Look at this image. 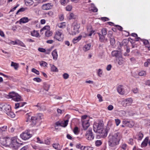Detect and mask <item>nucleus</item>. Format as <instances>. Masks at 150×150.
<instances>
[{
  "label": "nucleus",
  "mask_w": 150,
  "mask_h": 150,
  "mask_svg": "<svg viewBox=\"0 0 150 150\" xmlns=\"http://www.w3.org/2000/svg\"><path fill=\"white\" fill-rule=\"evenodd\" d=\"M93 129L95 132L99 134L101 136L106 137L107 135V130L104 129L102 122H95L93 125Z\"/></svg>",
  "instance_id": "f257e3e1"
},
{
  "label": "nucleus",
  "mask_w": 150,
  "mask_h": 150,
  "mask_svg": "<svg viewBox=\"0 0 150 150\" xmlns=\"http://www.w3.org/2000/svg\"><path fill=\"white\" fill-rule=\"evenodd\" d=\"M121 138V134L118 132L115 133L113 135H110L108 137L109 146L110 147H114L117 145Z\"/></svg>",
  "instance_id": "f03ea898"
},
{
  "label": "nucleus",
  "mask_w": 150,
  "mask_h": 150,
  "mask_svg": "<svg viewBox=\"0 0 150 150\" xmlns=\"http://www.w3.org/2000/svg\"><path fill=\"white\" fill-rule=\"evenodd\" d=\"M3 110L9 117L13 118L15 115L11 111V106L7 104H5L3 106Z\"/></svg>",
  "instance_id": "7ed1b4c3"
},
{
  "label": "nucleus",
  "mask_w": 150,
  "mask_h": 150,
  "mask_svg": "<svg viewBox=\"0 0 150 150\" xmlns=\"http://www.w3.org/2000/svg\"><path fill=\"white\" fill-rule=\"evenodd\" d=\"M19 140L17 137L12 138V141L10 147L14 149H17L21 144V143H19Z\"/></svg>",
  "instance_id": "20e7f679"
},
{
  "label": "nucleus",
  "mask_w": 150,
  "mask_h": 150,
  "mask_svg": "<svg viewBox=\"0 0 150 150\" xmlns=\"http://www.w3.org/2000/svg\"><path fill=\"white\" fill-rule=\"evenodd\" d=\"M10 98H12L14 100L16 101H22L23 100L21 96L18 93L15 92L10 93L8 95Z\"/></svg>",
  "instance_id": "39448f33"
},
{
  "label": "nucleus",
  "mask_w": 150,
  "mask_h": 150,
  "mask_svg": "<svg viewBox=\"0 0 150 150\" xmlns=\"http://www.w3.org/2000/svg\"><path fill=\"white\" fill-rule=\"evenodd\" d=\"M32 136V134L30 133V131L27 130L23 132L20 135L21 138L24 140H26L30 138Z\"/></svg>",
  "instance_id": "423d86ee"
},
{
  "label": "nucleus",
  "mask_w": 150,
  "mask_h": 150,
  "mask_svg": "<svg viewBox=\"0 0 150 150\" xmlns=\"http://www.w3.org/2000/svg\"><path fill=\"white\" fill-rule=\"evenodd\" d=\"M54 38L59 41L62 40L63 38V35L61 30L56 32Z\"/></svg>",
  "instance_id": "0eeeda50"
},
{
  "label": "nucleus",
  "mask_w": 150,
  "mask_h": 150,
  "mask_svg": "<svg viewBox=\"0 0 150 150\" xmlns=\"http://www.w3.org/2000/svg\"><path fill=\"white\" fill-rule=\"evenodd\" d=\"M85 136L86 139L89 140H93L94 137V136L93 134L92 131V129H89L86 132Z\"/></svg>",
  "instance_id": "6e6552de"
},
{
  "label": "nucleus",
  "mask_w": 150,
  "mask_h": 150,
  "mask_svg": "<svg viewBox=\"0 0 150 150\" xmlns=\"http://www.w3.org/2000/svg\"><path fill=\"white\" fill-rule=\"evenodd\" d=\"M132 102V100L131 98H129L123 101L122 102L123 106L125 107L127 106L130 105Z\"/></svg>",
  "instance_id": "1a4fd4ad"
},
{
  "label": "nucleus",
  "mask_w": 150,
  "mask_h": 150,
  "mask_svg": "<svg viewBox=\"0 0 150 150\" xmlns=\"http://www.w3.org/2000/svg\"><path fill=\"white\" fill-rule=\"evenodd\" d=\"M79 24L77 23L74 22L73 24V30L72 32L74 34L79 33V28H80Z\"/></svg>",
  "instance_id": "9d476101"
},
{
  "label": "nucleus",
  "mask_w": 150,
  "mask_h": 150,
  "mask_svg": "<svg viewBox=\"0 0 150 150\" xmlns=\"http://www.w3.org/2000/svg\"><path fill=\"white\" fill-rule=\"evenodd\" d=\"M112 57H115L117 59L122 56V54L120 51L114 50L112 52Z\"/></svg>",
  "instance_id": "9b49d317"
},
{
  "label": "nucleus",
  "mask_w": 150,
  "mask_h": 150,
  "mask_svg": "<svg viewBox=\"0 0 150 150\" xmlns=\"http://www.w3.org/2000/svg\"><path fill=\"white\" fill-rule=\"evenodd\" d=\"M69 120H67L64 121H61V122H57L56 123V125L57 126H60L64 127H65L67 126L68 125Z\"/></svg>",
  "instance_id": "f8f14e48"
},
{
  "label": "nucleus",
  "mask_w": 150,
  "mask_h": 150,
  "mask_svg": "<svg viewBox=\"0 0 150 150\" xmlns=\"http://www.w3.org/2000/svg\"><path fill=\"white\" fill-rule=\"evenodd\" d=\"M89 120L88 119L86 120H82V124L83 129L84 130H86L88 128L90 124L88 122Z\"/></svg>",
  "instance_id": "ddd939ff"
},
{
  "label": "nucleus",
  "mask_w": 150,
  "mask_h": 150,
  "mask_svg": "<svg viewBox=\"0 0 150 150\" xmlns=\"http://www.w3.org/2000/svg\"><path fill=\"white\" fill-rule=\"evenodd\" d=\"M53 5L50 3H48L43 4L42 6V9L46 10L51 9Z\"/></svg>",
  "instance_id": "4468645a"
},
{
  "label": "nucleus",
  "mask_w": 150,
  "mask_h": 150,
  "mask_svg": "<svg viewBox=\"0 0 150 150\" xmlns=\"http://www.w3.org/2000/svg\"><path fill=\"white\" fill-rule=\"evenodd\" d=\"M4 141H5L6 143L5 144L6 145V146H9L10 147L12 141V138L11 139L9 137L4 138Z\"/></svg>",
  "instance_id": "2eb2a0df"
},
{
  "label": "nucleus",
  "mask_w": 150,
  "mask_h": 150,
  "mask_svg": "<svg viewBox=\"0 0 150 150\" xmlns=\"http://www.w3.org/2000/svg\"><path fill=\"white\" fill-rule=\"evenodd\" d=\"M117 91L120 94L123 95L125 93V91L123 88V86L120 85L118 86L117 89Z\"/></svg>",
  "instance_id": "dca6fc26"
},
{
  "label": "nucleus",
  "mask_w": 150,
  "mask_h": 150,
  "mask_svg": "<svg viewBox=\"0 0 150 150\" xmlns=\"http://www.w3.org/2000/svg\"><path fill=\"white\" fill-rule=\"evenodd\" d=\"M117 61L118 64L120 65H122L125 62V59L122 58V56L117 58Z\"/></svg>",
  "instance_id": "f3484780"
},
{
  "label": "nucleus",
  "mask_w": 150,
  "mask_h": 150,
  "mask_svg": "<svg viewBox=\"0 0 150 150\" xmlns=\"http://www.w3.org/2000/svg\"><path fill=\"white\" fill-rule=\"evenodd\" d=\"M26 104V103L24 102H20L16 103L15 104V109H17L20 107H22Z\"/></svg>",
  "instance_id": "a211bd4d"
},
{
  "label": "nucleus",
  "mask_w": 150,
  "mask_h": 150,
  "mask_svg": "<svg viewBox=\"0 0 150 150\" xmlns=\"http://www.w3.org/2000/svg\"><path fill=\"white\" fill-rule=\"evenodd\" d=\"M124 124L129 127H132L134 125V123L132 122L124 121Z\"/></svg>",
  "instance_id": "6ab92c4d"
},
{
  "label": "nucleus",
  "mask_w": 150,
  "mask_h": 150,
  "mask_svg": "<svg viewBox=\"0 0 150 150\" xmlns=\"http://www.w3.org/2000/svg\"><path fill=\"white\" fill-rule=\"evenodd\" d=\"M37 118L36 117H33L31 118L30 122L33 125H35L37 122Z\"/></svg>",
  "instance_id": "aec40b11"
},
{
  "label": "nucleus",
  "mask_w": 150,
  "mask_h": 150,
  "mask_svg": "<svg viewBox=\"0 0 150 150\" xmlns=\"http://www.w3.org/2000/svg\"><path fill=\"white\" fill-rule=\"evenodd\" d=\"M52 55L54 59L56 60L57 59L58 55L56 50H54L52 52Z\"/></svg>",
  "instance_id": "412c9836"
},
{
  "label": "nucleus",
  "mask_w": 150,
  "mask_h": 150,
  "mask_svg": "<svg viewBox=\"0 0 150 150\" xmlns=\"http://www.w3.org/2000/svg\"><path fill=\"white\" fill-rule=\"evenodd\" d=\"M30 20V19H29L27 17H24L21 19L20 21L21 23H25L28 22Z\"/></svg>",
  "instance_id": "4be33fe9"
},
{
  "label": "nucleus",
  "mask_w": 150,
  "mask_h": 150,
  "mask_svg": "<svg viewBox=\"0 0 150 150\" xmlns=\"http://www.w3.org/2000/svg\"><path fill=\"white\" fill-rule=\"evenodd\" d=\"M43 84V88L44 89L47 91H48L50 88V85L46 83H44Z\"/></svg>",
  "instance_id": "5701e85b"
},
{
  "label": "nucleus",
  "mask_w": 150,
  "mask_h": 150,
  "mask_svg": "<svg viewBox=\"0 0 150 150\" xmlns=\"http://www.w3.org/2000/svg\"><path fill=\"white\" fill-rule=\"evenodd\" d=\"M91 46V45L90 44H88L85 45L83 47V50L84 51L86 52L90 50Z\"/></svg>",
  "instance_id": "b1692460"
},
{
  "label": "nucleus",
  "mask_w": 150,
  "mask_h": 150,
  "mask_svg": "<svg viewBox=\"0 0 150 150\" xmlns=\"http://www.w3.org/2000/svg\"><path fill=\"white\" fill-rule=\"evenodd\" d=\"M81 38L82 36L80 35L78 37L74 38L73 40V42L74 44L76 43L81 39Z\"/></svg>",
  "instance_id": "393cba45"
},
{
  "label": "nucleus",
  "mask_w": 150,
  "mask_h": 150,
  "mask_svg": "<svg viewBox=\"0 0 150 150\" xmlns=\"http://www.w3.org/2000/svg\"><path fill=\"white\" fill-rule=\"evenodd\" d=\"M93 148L92 147L88 146H83L81 148V150H93Z\"/></svg>",
  "instance_id": "a878e982"
},
{
  "label": "nucleus",
  "mask_w": 150,
  "mask_h": 150,
  "mask_svg": "<svg viewBox=\"0 0 150 150\" xmlns=\"http://www.w3.org/2000/svg\"><path fill=\"white\" fill-rule=\"evenodd\" d=\"M50 65L51 67V71L53 72L58 71V70L57 68L54 65L52 64H50Z\"/></svg>",
  "instance_id": "bb28decb"
},
{
  "label": "nucleus",
  "mask_w": 150,
  "mask_h": 150,
  "mask_svg": "<svg viewBox=\"0 0 150 150\" xmlns=\"http://www.w3.org/2000/svg\"><path fill=\"white\" fill-rule=\"evenodd\" d=\"M29 113H27L25 115V117L26 118V122H30L31 121V118L32 117H31Z\"/></svg>",
  "instance_id": "cd10ccee"
},
{
  "label": "nucleus",
  "mask_w": 150,
  "mask_h": 150,
  "mask_svg": "<svg viewBox=\"0 0 150 150\" xmlns=\"http://www.w3.org/2000/svg\"><path fill=\"white\" fill-rule=\"evenodd\" d=\"M11 66L12 67H13L16 70L18 67L19 65L18 64L16 63H14L13 62H11Z\"/></svg>",
  "instance_id": "c85d7f7f"
},
{
  "label": "nucleus",
  "mask_w": 150,
  "mask_h": 150,
  "mask_svg": "<svg viewBox=\"0 0 150 150\" xmlns=\"http://www.w3.org/2000/svg\"><path fill=\"white\" fill-rule=\"evenodd\" d=\"M52 33L49 30H46L45 32V35L46 37H49L52 35Z\"/></svg>",
  "instance_id": "c756f323"
},
{
  "label": "nucleus",
  "mask_w": 150,
  "mask_h": 150,
  "mask_svg": "<svg viewBox=\"0 0 150 150\" xmlns=\"http://www.w3.org/2000/svg\"><path fill=\"white\" fill-rule=\"evenodd\" d=\"M110 38L111 44L112 45H114L115 43V40L114 38L113 37H110Z\"/></svg>",
  "instance_id": "7c9ffc66"
},
{
  "label": "nucleus",
  "mask_w": 150,
  "mask_h": 150,
  "mask_svg": "<svg viewBox=\"0 0 150 150\" xmlns=\"http://www.w3.org/2000/svg\"><path fill=\"white\" fill-rule=\"evenodd\" d=\"M33 0H25V3L27 5H31L33 3Z\"/></svg>",
  "instance_id": "2f4dec72"
},
{
  "label": "nucleus",
  "mask_w": 150,
  "mask_h": 150,
  "mask_svg": "<svg viewBox=\"0 0 150 150\" xmlns=\"http://www.w3.org/2000/svg\"><path fill=\"white\" fill-rule=\"evenodd\" d=\"M31 35L33 36H35L37 37L39 35V34L38 32L35 30H34L33 32L31 33Z\"/></svg>",
  "instance_id": "473e14b6"
},
{
  "label": "nucleus",
  "mask_w": 150,
  "mask_h": 150,
  "mask_svg": "<svg viewBox=\"0 0 150 150\" xmlns=\"http://www.w3.org/2000/svg\"><path fill=\"white\" fill-rule=\"evenodd\" d=\"M146 73L145 71H141L139 73V75L141 76H146Z\"/></svg>",
  "instance_id": "72a5a7b5"
},
{
  "label": "nucleus",
  "mask_w": 150,
  "mask_h": 150,
  "mask_svg": "<svg viewBox=\"0 0 150 150\" xmlns=\"http://www.w3.org/2000/svg\"><path fill=\"white\" fill-rule=\"evenodd\" d=\"M50 27L49 25H46L44 26L40 30V32H42L44 30H49L50 29Z\"/></svg>",
  "instance_id": "f704fd0d"
},
{
  "label": "nucleus",
  "mask_w": 150,
  "mask_h": 150,
  "mask_svg": "<svg viewBox=\"0 0 150 150\" xmlns=\"http://www.w3.org/2000/svg\"><path fill=\"white\" fill-rule=\"evenodd\" d=\"M36 106L38 107H39L40 108L39 109L40 110H45V107L41 106L40 105L39 103H38Z\"/></svg>",
  "instance_id": "c9c22d12"
},
{
  "label": "nucleus",
  "mask_w": 150,
  "mask_h": 150,
  "mask_svg": "<svg viewBox=\"0 0 150 150\" xmlns=\"http://www.w3.org/2000/svg\"><path fill=\"white\" fill-rule=\"evenodd\" d=\"M101 31L102 35L105 36L107 34V30L106 28H103L102 29Z\"/></svg>",
  "instance_id": "e433bc0d"
},
{
  "label": "nucleus",
  "mask_w": 150,
  "mask_h": 150,
  "mask_svg": "<svg viewBox=\"0 0 150 150\" xmlns=\"http://www.w3.org/2000/svg\"><path fill=\"white\" fill-rule=\"evenodd\" d=\"M27 9V8H20L16 13V14H18V13L21 12H23L26 9Z\"/></svg>",
  "instance_id": "4c0bfd02"
},
{
  "label": "nucleus",
  "mask_w": 150,
  "mask_h": 150,
  "mask_svg": "<svg viewBox=\"0 0 150 150\" xmlns=\"http://www.w3.org/2000/svg\"><path fill=\"white\" fill-rule=\"evenodd\" d=\"M105 36L102 35H101L99 36V39L101 42H103L105 40Z\"/></svg>",
  "instance_id": "58836bf2"
},
{
  "label": "nucleus",
  "mask_w": 150,
  "mask_h": 150,
  "mask_svg": "<svg viewBox=\"0 0 150 150\" xmlns=\"http://www.w3.org/2000/svg\"><path fill=\"white\" fill-rule=\"evenodd\" d=\"M32 71L35 74H36L38 75L39 74V72L35 68H33L32 69Z\"/></svg>",
  "instance_id": "ea45409f"
},
{
  "label": "nucleus",
  "mask_w": 150,
  "mask_h": 150,
  "mask_svg": "<svg viewBox=\"0 0 150 150\" xmlns=\"http://www.w3.org/2000/svg\"><path fill=\"white\" fill-rule=\"evenodd\" d=\"M59 146V145L58 143L54 144L53 145V147L56 149H58Z\"/></svg>",
  "instance_id": "a19ab883"
},
{
  "label": "nucleus",
  "mask_w": 150,
  "mask_h": 150,
  "mask_svg": "<svg viewBox=\"0 0 150 150\" xmlns=\"http://www.w3.org/2000/svg\"><path fill=\"white\" fill-rule=\"evenodd\" d=\"M95 144L97 146H99L102 144V142L100 140H97L96 141Z\"/></svg>",
  "instance_id": "79ce46f5"
},
{
  "label": "nucleus",
  "mask_w": 150,
  "mask_h": 150,
  "mask_svg": "<svg viewBox=\"0 0 150 150\" xmlns=\"http://www.w3.org/2000/svg\"><path fill=\"white\" fill-rule=\"evenodd\" d=\"M33 80L34 81L38 82H40L42 81V80L40 78L38 77L34 78Z\"/></svg>",
  "instance_id": "37998d69"
},
{
  "label": "nucleus",
  "mask_w": 150,
  "mask_h": 150,
  "mask_svg": "<svg viewBox=\"0 0 150 150\" xmlns=\"http://www.w3.org/2000/svg\"><path fill=\"white\" fill-rule=\"evenodd\" d=\"M138 139L141 140L143 137V134L141 133H139L138 134Z\"/></svg>",
  "instance_id": "c03bdc74"
},
{
  "label": "nucleus",
  "mask_w": 150,
  "mask_h": 150,
  "mask_svg": "<svg viewBox=\"0 0 150 150\" xmlns=\"http://www.w3.org/2000/svg\"><path fill=\"white\" fill-rule=\"evenodd\" d=\"M65 25L64 23H62L59 24H58V27L60 28H62L64 27Z\"/></svg>",
  "instance_id": "a18cd8bd"
},
{
  "label": "nucleus",
  "mask_w": 150,
  "mask_h": 150,
  "mask_svg": "<svg viewBox=\"0 0 150 150\" xmlns=\"http://www.w3.org/2000/svg\"><path fill=\"white\" fill-rule=\"evenodd\" d=\"M47 63L45 62L42 61L40 62V65L41 66L45 67L47 66Z\"/></svg>",
  "instance_id": "49530a36"
},
{
  "label": "nucleus",
  "mask_w": 150,
  "mask_h": 150,
  "mask_svg": "<svg viewBox=\"0 0 150 150\" xmlns=\"http://www.w3.org/2000/svg\"><path fill=\"white\" fill-rule=\"evenodd\" d=\"M97 97L99 99V102H102L103 101L102 99V97L100 94H98L97 95Z\"/></svg>",
  "instance_id": "de8ad7c7"
},
{
  "label": "nucleus",
  "mask_w": 150,
  "mask_h": 150,
  "mask_svg": "<svg viewBox=\"0 0 150 150\" xmlns=\"http://www.w3.org/2000/svg\"><path fill=\"white\" fill-rule=\"evenodd\" d=\"M46 14H47L50 17H52L54 16V13L52 11H49L48 13H47Z\"/></svg>",
  "instance_id": "09e8293b"
},
{
  "label": "nucleus",
  "mask_w": 150,
  "mask_h": 150,
  "mask_svg": "<svg viewBox=\"0 0 150 150\" xmlns=\"http://www.w3.org/2000/svg\"><path fill=\"white\" fill-rule=\"evenodd\" d=\"M63 76L65 79H68L69 77V75L67 73H64L63 75Z\"/></svg>",
  "instance_id": "8fccbe9b"
},
{
  "label": "nucleus",
  "mask_w": 150,
  "mask_h": 150,
  "mask_svg": "<svg viewBox=\"0 0 150 150\" xmlns=\"http://www.w3.org/2000/svg\"><path fill=\"white\" fill-rule=\"evenodd\" d=\"M75 18V16H74V14L72 13H71L70 14V17L69 18V19H74Z\"/></svg>",
  "instance_id": "3c124183"
},
{
  "label": "nucleus",
  "mask_w": 150,
  "mask_h": 150,
  "mask_svg": "<svg viewBox=\"0 0 150 150\" xmlns=\"http://www.w3.org/2000/svg\"><path fill=\"white\" fill-rule=\"evenodd\" d=\"M128 143L131 145H133L134 144L133 139L132 138L130 139L128 141Z\"/></svg>",
  "instance_id": "603ef678"
},
{
  "label": "nucleus",
  "mask_w": 150,
  "mask_h": 150,
  "mask_svg": "<svg viewBox=\"0 0 150 150\" xmlns=\"http://www.w3.org/2000/svg\"><path fill=\"white\" fill-rule=\"evenodd\" d=\"M66 10L68 11H70L72 8V6H71L69 5L66 7Z\"/></svg>",
  "instance_id": "864d4df0"
},
{
  "label": "nucleus",
  "mask_w": 150,
  "mask_h": 150,
  "mask_svg": "<svg viewBox=\"0 0 150 150\" xmlns=\"http://www.w3.org/2000/svg\"><path fill=\"white\" fill-rule=\"evenodd\" d=\"M0 141L2 145L6 146V145L5 144L6 143V142H5V141H4V138L2 139Z\"/></svg>",
  "instance_id": "5fc2aeb1"
},
{
  "label": "nucleus",
  "mask_w": 150,
  "mask_h": 150,
  "mask_svg": "<svg viewBox=\"0 0 150 150\" xmlns=\"http://www.w3.org/2000/svg\"><path fill=\"white\" fill-rule=\"evenodd\" d=\"M18 44L19 45L22 47H25V44L23 42L21 41L18 42Z\"/></svg>",
  "instance_id": "6e6d98bb"
},
{
  "label": "nucleus",
  "mask_w": 150,
  "mask_h": 150,
  "mask_svg": "<svg viewBox=\"0 0 150 150\" xmlns=\"http://www.w3.org/2000/svg\"><path fill=\"white\" fill-rule=\"evenodd\" d=\"M132 91L134 93H138V89L137 88H135L132 90Z\"/></svg>",
  "instance_id": "4d7b16f0"
},
{
  "label": "nucleus",
  "mask_w": 150,
  "mask_h": 150,
  "mask_svg": "<svg viewBox=\"0 0 150 150\" xmlns=\"http://www.w3.org/2000/svg\"><path fill=\"white\" fill-rule=\"evenodd\" d=\"M38 50L39 51L42 52H46L45 50L42 48H39L38 49Z\"/></svg>",
  "instance_id": "13d9d810"
},
{
  "label": "nucleus",
  "mask_w": 150,
  "mask_h": 150,
  "mask_svg": "<svg viewBox=\"0 0 150 150\" xmlns=\"http://www.w3.org/2000/svg\"><path fill=\"white\" fill-rule=\"evenodd\" d=\"M113 106L112 105H109L108 107V109L109 110H111L113 109Z\"/></svg>",
  "instance_id": "bf43d9fd"
},
{
  "label": "nucleus",
  "mask_w": 150,
  "mask_h": 150,
  "mask_svg": "<svg viewBox=\"0 0 150 150\" xmlns=\"http://www.w3.org/2000/svg\"><path fill=\"white\" fill-rule=\"evenodd\" d=\"M115 120L116 125L117 126H118L120 122V120L118 119H116Z\"/></svg>",
  "instance_id": "052dcab7"
},
{
  "label": "nucleus",
  "mask_w": 150,
  "mask_h": 150,
  "mask_svg": "<svg viewBox=\"0 0 150 150\" xmlns=\"http://www.w3.org/2000/svg\"><path fill=\"white\" fill-rule=\"evenodd\" d=\"M127 146V145L125 144H122V148L124 149V150H125Z\"/></svg>",
  "instance_id": "680f3d73"
},
{
  "label": "nucleus",
  "mask_w": 150,
  "mask_h": 150,
  "mask_svg": "<svg viewBox=\"0 0 150 150\" xmlns=\"http://www.w3.org/2000/svg\"><path fill=\"white\" fill-rule=\"evenodd\" d=\"M78 128L77 127H75L74 130V133L75 134H77L78 133Z\"/></svg>",
  "instance_id": "e2e57ef3"
},
{
  "label": "nucleus",
  "mask_w": 150,
  "mask_h": 150,
  "mask_svg": "<svg viewBox=\"0 0 150 150\" xmlns=\"http://www.w3.org/2000/svg\"><path fill=\"white\" fill-rule=\"evenodd\" d=\"M91 10L94 12H97L98 11V9L97 8L95 7H93L91 9Z\"/></svg>",
  "instance_id": "0e129e2a"
},
{
  "label": "nucleus",
  "mask_w": 150,
  "mask_h": 150,
  "mask_svg": "<svg viewBox=\"0 0 150 150\" xmlns=\"http://www.w3.org/2000/svg\"><path fill=\"white\" fill-rule=\"evenodd\" d=\"M0 35L3 37L5 38V35L4 32L1 30H0Z\"/></svg>",
  "instance_id": "69168bd1"
},
{
  "label": "nucleus",
  "mask_w": 150,
  "mask_h": 150,
  "mask_svg": "<svg viewBox=\"0 0 150 150\" xmlns=\"http://www.w3.org/2000/svg\"><path fill=\"white\" fill-rule=\"evenodd\" d=\"M147 143L144 142H143L141 144L142 147L146 146L147 145Z\"/></svg>",
  "instance_id": "338daca9"
},
{
  "label": "nucleus",
  "mask_w": 150,
  "mask_h": 150,
  "mask_svg": "<svg viewBox=\"0 0 150 150\" xmlns=\"http://www.w3.org/2000/svg\"><path fill=\"white\" fill-rule=\"evenodd\" d=\"M108 35L110 38L112 37V32L110 31L108 32Z\"/></svg>",
  "instance_id": "774afa93"
}]
</instances>
